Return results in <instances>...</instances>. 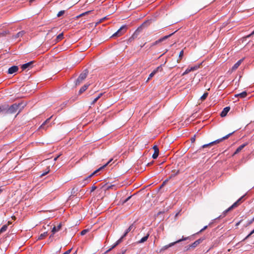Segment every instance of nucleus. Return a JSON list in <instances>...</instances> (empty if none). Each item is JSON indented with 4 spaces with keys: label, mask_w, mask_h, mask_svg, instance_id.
I'll return each mask as SVG.
<instances>
[{
    "label": "nucleus",
    "mask_w": 254,
    "mask_h": 254,
    "mask_svg": "<svg viewBox=\"0 0 254 254\" xmlns=\"http://www.w3.org/2000/svg\"><path fill=\"white\" fill-rule=\"evenodd\" d=\"M26 104L24 102H21L18 103H14L11 105H9L7 103H4L0 105V114L2 116H5L7 115H11L15 113L18 110V113L15 116V117L26 106Z\"/></svg>",
    "instance_id": "obj_1"
},
{
    "label": "nucleus",
    "mask_w": 254,
    "mask_h": 254,
    "mask_svg": "<svg viewBox=\"0 0 254 254\" xmlns=\"http://www.w3.org/2000/svg\"><path fill=\"white\" fill-rule=\"evenodd\" d=\"M89 74V70L88 69H84L79 74L78 78L75 80L74 84L75 86L81 84L86 78Z\"/></svg>",
    "instance_id": "obj_2"
},
{
    "label": "nucleus",
    "mask_w": 254,
    "mask_h": 254,
    "mask_svg": "<svg viewBox=\"0 0 254 254\" xmlns=\"http://www.w3.org/2000/svg\"><path fill=\"white\" fill-rule=\"evenodd\" d=\"M221 142H222V137L217 139L215 140L212 141L207 144H203L197 150V152L201 153L202 149H205L206 148H209L213 145H216Z\"/></svg>",
    "instance_id": "obj_3"
},
{
    "label": "nucleus",
    "mask_w": 254,
    "mask_h": 254,
    "mask_svg": "<svg viewBox=\"0 0 254 254\" xmlns=\"http://www.w3.org/2000/svg\"><path fill=\"white\" fill-rule=\"evenodd\" d=\"M128 28L127 24L123 25L111 37H119L125 33Z\"/></svg>",
    "instance_id": "obj_4"
},
{
    "label": "nucleus",
    "mask_w": 254,
    "mask_h": 254,
    "mask_svg": "<svg viewBox=\"0 0 254 254\" xmlns=\"http://www.w3.org/2000/svg\"><path fill=\"white\" fill-rule=\"evenodd\" d=\"M245 195L242 196L240 197L237 201H236L235 203H234L231 206L228 207L227 209L223 211V216L225 215L228 212L231 211L235 208L237 207L241 202L242 199L244 198Z\"/></svg>",
    "instance_id": "obj_5"
},
{
    "label": "nucleus",
    "mask_w": 254,
    "mask_h": 254,
    "mask_svg": "<svg viewBox=\"0 0 254 254\" xmlns=\"http://www.w3.org/2000/svg\"><path fill=\"white\" fill-rule=\"evenodd\" d=\"M34 63L35 62L34 61H32L21 64V68L22 69V71L25 70H29L32 68L33 66V64H34Z\"/></svg>",
    "instance_id": "obj_6"
},
{
    "label": "nucleus",
    "mask_w": 254,
    "mask_h": 254,
    "mask_svg": "<svg viewBox=\"0 0 254 254\" xmlns=\"http://www.w3.org/2000/svg\"><path fill=\"white\" fill-rule=\"evenodd\" d=\"M151 22V20H147L144 21L141 25H140L136 30L135 31L138 32V33H140L143 29L145 27H147Z\"/></svg>",
    "instance_id": "obj_7"
},
{
    "label": "nucleus",
    "mask_w": 254,
    "mask_h": 254,
    "mask_svg": "<svg viewBox=\"0 0 254 254\" xmlns=\"http://www.w3.org/2000/svg\"><path fill=\"white\" fill-rule=\"evenodd\" d=\"M190 238V237H183L181 239H180L176 242H174L173 243H170V244L168 245H166L165 246L163 247V248H162V249L163 250H165L167 249H168L169 248L175 245L177 243H179L183 241H185V240H187L188 239H189Z\"/></svg>",
    "instance_id": "obj_8"
},
{
    "label": "nucleus",
    "mask_w": 254,
    "mask_h": 254,
    "mask_svg": "<svg viewBox=\"0 0 254 254\" xmlns=\"http://www.w3.org/2000/svg\"><path fill=\"white\" fill-rule=\"evenodd\" d=\"M165 216V211H159L156 215H155V220L161 222L163 220Z\"/></svg>",
    "instance_id": "obj_9"
},
{
    "label": "nucleus",
    "mask_w": 254,
    "mask_h": 254,
    "mask_svg": "<svg viewBox=\"0 0 254 254\" xmlns=\"http://www.w3.org/2000/svg\"><path fill=\"white\" fill-rule=\"evenodd\" d=\"M62 225L60 223L58 226H54L53 228L50 227V229H51L52 234L50 236V238H51L53 235L57 232L60 231L61 229Z\"/></svg>",
    "instance_id": "obj_10"
},
{
    "label": "nucleus",
    "mask_w": 254,
    "mask_h": 254,
    "mask_svg": "<svg viewBox=\"0 0 254 254\" xmlns=\"http://www.w3.org/2000/svg\"><path fill=\"white\" fill-rule=\"evenodd\" d=\"M18 66L17 65H13L8 69L7 73L9 74H12L17 72L18 70Z\"/></svg>",
    "instance_id": "obj_11"
},
{
    "label": "nucleus",
    "mask_w": 254,
    "mask_h": 254,
    "mask_svg": "<svg viewBox=\"0 0 254 254\" xmlns=\"http://www.w3.org/2000/svg\"><path fill=\"white\" fill-rule=\"evenodd\" d=\"M153 149H154V152L152 156V157L153 159H156L158 157L159 150L158 146L156 145L153 146Z\"/></svg>",
    "instance_id": "obj_12"
},
{
    "label": "nucleus",
    "mask_w": 254,
    "mask_h": 254,
    "mask_svg": "<svg viewBox=\"0 0 254 254\" xmlns=\"http://www.w3.org/2000/svg\"><path fill=\"white\" fill-rule=\"evenodd\" d=\"M90 85V83H87L85 84L83 86H82L80 89H79L78 91V95L81 94L82 93H83L85 91L87 90V89L88 88L89 85Z\"/></svg>",
    "instance_id": "obj_13"
},
{
    "label": "nucleus",
    "mask_w": 254,
    "mask_h": 254,
    "mask_svg": "<svg viewBox=\"0 0 254 254\" xmlns=\"http://www.w3.org/2000/svg\"><path fill=\"white\" fill-rule=\"evenodd\" d=\"M203 239H202V238H200V239L197 240L194 243H193L192 244L190 245L189 248H195L197 246H198L199 244H200L203 241Z\"/></svg>",
    "instance_id": "obj_14"
},
{
    "label": "nucleus",
    "mask_w": 254,
    "mask_h": 254,
    "mask_svg": "<svg viewBox=\"0 0 254 254\" xmlns=\"http://www.w3.org/2000/svg\"><path fill=\"white\" fill-rule=\"evenodd\" d=\"M178 31V30H176L175 32L169 34V35H166V36H164L160 38H159L158 39V42H163L165 40H166V39H168L169 38H170V37H171L172 35H173L177 31Z\"/></svg>",
    "instance_id": "obj_15"
},
{
    "label": "nucleus",
    "mask_w": 254,
    "mask_h": 254,
    "mask_svg": "<svg viewBox=\"0 0 254 254\" xmlns=\"http://www.w3.org/2000/svg\"><path fill=\"white\" fill-rule=\"evenodd\" d=\"M77 191H78L77 189H76L75 188H72V189L71 190V195L69 196L68 199H70L72 198V197H73L74 196H75V193Z\"/></svg>",
    "instance_id": "obj_16"
},
{
    "label": "nucleus",
    "mask_w": 254,
    "mask_h": 254,
    "mask_svg": "<svg viewBox=\"0 0 254 254\" xmlns=\"http://www.w3.org/2000/svg\"><path fill=\"white\" fill-rule=\"evenodd\" d=\"M243 61V59L240 60L238 61L233 66H232V70H235L241 64L242 62Z\"/></svg>",
    "instance_id": "obj_17"
},
{
    "label": "nucleus",
    "mask_w": 254,
    "mask_h": 254,
    "mask_svg": "<svg viewBox=\"0 0 254 254\" xmlns=\"http://www.w3.org/2000/svg\"><path fill=\"white\" fill-rule=\"evenodd\" d=\"M25 32L23 30L22 31H21L19 32H18L14 37V38L16 39V38H18L19 37H22L24 34H25Z\"/></svg>",
    "instance_id": "obj_18"
},
{
    "label": "nucleus",
    "mask_w": 254,
    "mask_h": 254,
    "mask_svg": "<svg viewBox=\"0 0 254 254\" xmlns=\"http://www.w3.org/2000/svg\"><path fill=\"white\" fill-rule=\"evenodd\" d=\"M103 93H100L97 97H96L93 101L92 102H91V105H94L97 101V100L101 97H102V96L103 95Z\"/></svg>",
    "instance_id": "obj_19"
},
{
    "label": "nucleus",
    "mask_w": 254,
    "mask_h": 254,
    "mask_svg": "<svg viewBox=\"0 0 254 254\" xmlns=\"http://www.w3.org/2000/svg\"><path fill=\"white\" fill-rule=\"evenodd\" d=\"M64 37V33L62 32L60 34H59L56 37V40L57 42L60 41V40H62Z\"/></svg>",
    "instance_id": "obj_20"
},
{
    "label": "nucleus",
    "mask_w": 254,
    "mask_h": 254,
    "mask_svg": "<svg viewBox=\"0 0 254 254\" xmlns=\"http://www.w3.org/2000/svg\"><path fill=\"white\" fill-rule=\"evenodd\" d=\"M208 95V93L207 92H205L200 97V100L202 101L205 100Z\"/></svg>",
    "instance_id": "obj_21"
},
{
    "label": "nucleus",
    "mask_w": 254,
    "mask_h": 254,
    "mask_svg": "<svg viewBox=\"0 0 254 254\" xmlns=\"http://www.w3.org/2000/svg\"><path fill=\"white\" fill-rule=\"evenodd\" d=\"M68 103V101H66L63 102L60 106V108L58 109V111L62 110L64 108Z\"/></svg>",
    "instance_id": "obj_22"
},
{
    "label": "nucleus",
    "mask_w": 254,
    "mask_h": 254,
    "mask_svg": "<svg viewBox=\"0 0 254 254\" xmlns=\"http://www.w3.org/2000/svg\"><path fill=\"white\" fill-rule=\"evenodd\" d=\"M246 145V144H242L241 145H240L236 150V151L235 152V154H236L238 152H239L240 151H241L243 148Z\"/></svg>",
    "instance_id": "obj_23"
},
{
    "label": "nucleus",
    "mask_w": 254,
    "mask_h": 254,
    "mask_svg": "<svg viewBox=\"0 0 254 254\" xmlns=\"http://www.w3.org/2000/svg\"><path fill=\"white\" fill-rule=\"evenodd\" d=\"M230 107H226L223 109V117L226 116L227 114L230 111Z\"/></svg>",
    "instance_id": "obj_24"
},
{
    "label": "nucleus",
    "mask_w": 254,
    "mask_h": 254,
    "mask_svg": "<svg viewBox=\"0 0 254 254\" xmlns=\"http://www.w3.org/2000/svg\"><path fill=\"white\" fill-rule=\"evenodd\" d=\"M201 64H202V63H200V64H196L193 66L190 67V69L191 71L195 70L197 69L200 67V65Z\"/></svg>",
    "instance_id": "obj_25"
},
{
    "label": "nucleus",
    "mask_w": 254,
    "mask_h": 254,
    "mask_svg": "<svg viewBox=\"0 0 254 254\" xmlns=\"http://www.w3.org/2000/svg\"><path fill=\"white\" fill-rule=\"evenodd\" d=\"M247 95V93L246 91H243L242 93L238 94L237 95L238 97H240V98H243L246 97Z\"/></svg>",
    "instance_id": "obj_26"
},
{
    "label": "nucleus",
    "mask_w": 254,
    "mask_h": 254,
    "mask_svg": "<svg viewBox=\"0 0 254 254\" xmlns=\"http://www.w3.org/2000/svg\"><path fill=\"white\" fill-rule=\"evenodd\" d=\"M51 118V117L48 119H47L45 122H44L43 123V124L40 126V128H44V126L48 123L49 122L50 119Z\"/></svg>",
    "instance_id": "obj_27"
},
{
    "label": "nucleus",
    "mask_w": 254,
    "mask_h": 254,
    "mask_svg": "<svg viewBox=\"0 0 254 254\" xmlns=\"http://www.w3.org/2000/svg\"><path fill=\"white\" fill-rule=\"evenodd\" d=\"M48 235V231L44 232L43 233H42L39 237L38 239L41 240L46 237Z\"/></svg>",
    "instance_id": "obj_28"
},
{
    "label": "nucleus",
    "mask_w": 254,
    "mask_h": 254,
    "mask_svg": "<svg viewBox=\"0 0 254 254\" xmlns=\"http://www.w3.org/2000/svg\"><path fill=\"white\" fill-rule=\"evenodd\" d=\"M155 71L153 70L149 75V76L148 77V79L146 81V82H148L149 80H150L156 74Z\"/></svg>",
    "instance_id": "obj_29"
},
{
    "label": "nucleus",
    "mask_w": 254,
    "mask_h": 254,
    "mask_svg": "<svg viewBox=\"0 0 254 254\" xmlns=\"http://www.w3.org/2000/svg\"><path fill=\"white\" fill-rule=\"evenodd\" d=\"M134 40V38L132 36L129 37L127 41H124L123 42L126 43L127 44H130Z\"/></svg>",
    "instance_id": "obj_30"
},
{
    "label": "nucleus",
    "mask_w": 254,
    "mask_h": 254,
    "mask_svg": "<svg viewBox=\"0 0 254 254\" xmlns=\"http://www.w3.org/2000/svg\"><path fill=\"white\" fill-rule=\"evenodd\" d=\"M91 229V227H88L87 228L82 230L81 232V235H84L86 233L89 231V230Z\"/></svg>",
    "instance_id": "obj_31"
},
{
    "label": "nucleus",
    "mask_w": 254,
    "mask_h": 254,
    "mask_svg": "<svg viewBox=\"0 0 254 254\" xmlns=\"http://www.w3.org/2000/svg\"><path fill=\"white\" fill-rule=\"evenodd\" d=\"M148 236H149V235H147V236L143 237L139 241L138 243H143L145 242V241H146L148 238Z\"/></svg>",
    "instance_id": "obj_32"
},
{
    "label": "nucleus",
    "mask_w": 254,
    "mask_h": 254,
    "mask_svg": "<svg viewBox=\"0 0 254 254\" xmlns=\"http://www.w3.org/2000/svg\"><path fill=\"white\" fill-rule=\"evenodd\" d=\"M98 172H96V170L95 171H94L92 173H91L90 175H89L88 177H86L84 180V181H88V180L91 178L92 176H93V175H94L95 174H96Z\"/></svg>",
    "instance_id": "obj_33"
},
{
    "label": "nucleus",
    "mask_w": 254,
    "mask_h": 254,
    "mask_svg": "<svg viewBox=\"0 0 254 254\" xmlns=\"http://www.w3.org/2000/svg\"><path fill=\"white\" fill-rule=\"evenodd\" d=\"M7 228V225H3L1 229H0V234L4 232H5Z\"/></svg>",
    "instance_id": "obj_34"
},
{
    "label": "nucleus",
    "mask_w": 254,
    "mask_h": 254,
    "mask_svg": "<svg viewBox=\"0 0 254 254\" xmlns=\"http://www.w3.org/2000/svg\"><path fill=\"white\" fill-rule=\"evenodd\" d=\"M132 228V225L130 226L126 230V231L125 233H124V234L123 235V236L126 237L127 235V234H128V233L131 231Z\"/></svg>",
    "instance_id": "obj_35"
},
{
    "label": "nucleus",
    "mask_w": 254,
    "mask_h": 254,
    "mask_svg": "<svg viewBox=\"0 0 254 254\" xmlns=\"http://www.w3.org/2000/svg\"><path fill=\"white\" fill-rule=\"evenodd\" d=\"M65 10H61V11H60L58 13V14H57V17H61V16H63V15L65 13Z\"/></svg>",
    "instance_id": "obj_36"
},
{
    "label": "nucleus",
    "mask_w": 254,
    "mask_h": 254,
    "mask_svg": "<svg viewBox=\"0 0 254 254\" xmlns=\"http://www.w3.org/2000/svg\"><path fill=\"white\" fill-rule=\"evenodd\" d=\"M131 197H132V195H130V196L127 197L126 199L122 200V204H124L125 203H126L127 201H128L131 198Z\"/></svg>",
    "instance_id": "obj_37"
},
{
    "label": "nucleus",
    "mask_w": 254,
    "mask_h": 254,
    "mask_svg": "<svg viewBox=\"0 0 254 254\" xmlns=\"http://www.w3.org/2000/svg\"><path fill=\"white\" fill-rule=\"evenodd\" d=\"M108 165V163H106L105 164H104V165L101 166L100 167H99L98 169H97L96 170V172H99L101 170H102V169H104Z\"/></svg>",
    "instance_id": "obj_38"
},
{
    "label": "nucleus",
    "mask_w": 254,
    "mask_h": 254,
    "mask_svg": "<svg viewBox=\"0 0 254 254\" xmlns=\"http://www.w3.org/2000/svg\"><path fill=\"white\" fill-rule=\"evenodd\" d=\"M139 34V33H138V32L135 31L134 32V33H133V34L131 35V36L133 38H134V39H136L138 37Z\"/></svg>",
    "instance_id": "obj_39"
},
{
    "label": "nucleus",
    "mask_w": 254,
    "mask_h": 254,
    "mask_svg": "<svg viewBox=\"0 0 254 254\" xmlns=\"http://www.w3.org/2000/svg\"><path fill=\"white\" fill-rule=\"evenodd\" d=\"M235 132V130L232 131L231 133H229V134H227L226 135H225L223 136V140L227 139L231 135L233 134Z\"/></svg>",
    "instance_id": "obj_40"
},
{
    "label": "nucleus",
    "mask_w": 254,
    "mask_h": 254,
    "mask_svg": "<svg viewBox=\"0 0 254 254\" xmlns=\"http://www.w3.org/2000/svg\"><path fill=\"white\" fill-rule=\"evenodd\" d=\"M184 50H182L179 53V60H181V59H182L183 56H184Z\"/></svg>",
    "instance_id": "obj_41"
},
{
    "label": "nucleus",
    "mask_w": 254,
    "mask_h": 254,
    "mask_svg": "<svg viewBox=\"0 0 254 254\" xmlns=\"http://www.w3.org/2000/svg\"><path fill=\"white\" fill-rule=\"evenodd\" d=\"M190 71H191V70L190 69V68H188L187 69H186V70L183 72V73L182 74V75H185L186 74H188L189 72H190Z\"/></svg>",
    "instance_id": "obj_42"
},
{
    "label": "nucleus",
    "mask_w": 254,
    "mask_h": 254,
    "mask_svg": "<svg viewBox=\"0 0 254 254\" xmlns=\"http://www.w3.org/2000/svg\"><path fill=\"white\" fill-rule=\"evenodd\" d=\"M50 171V169H48V170L47 171H45V172H44L43 173H42L40 175V177L42 178L43 177V176H46L47 174H48V173Z\"/></svg>",
    "instance_id": "obj_43"
},
{
    "label": "nucleus",
    "mask_w": 254,
    "mask_h": 254,
    "mask_svg": "<svg viewBox=\"0 0 254 254\" xmlns=\"http://www.w3.org/2000/svg\"><path fill=\"white\" fill-rule=\"evenodd\" d=\"M162 69V65H160V66H158L157 68H156L153 70L155 71V72L157 73L159 70H161Z\"/></svg>",
    "instance_id": "obj_44"
},
{
    "label": "nucleus",
    "mask_w": 254,
    "mask_h": 254,
    "mask_svg": "<svg viewBox=\"0 0 254 254\" xmlns=\"http://www.w3.org/2000/svg\"><path fill=\"white\" fill-rule=\"evenodd\" d=\"M181 211L180 210V211H178V212H177V213L175 214V216H174V218H175V220H175V221H176V220H177V217L178 216H179V215H181Z\"/></svg>",
    "instance_id": "obj_45"
},
{
    "label": "nucleus",
    "mask_w": 254,
    "mask_h": 254,
    "mask_svg": "<svg viewBox=\"0 0 254 254\" xmlns=\"http://www.w3.org/2000/svg\"><path fill=\"white\" fill-rule=\"evenodd\" d=\"M125 237V236H123L119 240H118L116 242V245H119L121 242L122 241L123 239Z\"/></svg>",
    "instance_id": "obj_46"
},
{
    "label": "nucleus",
    "mask_w": 254,
    "mask_h": 254,
    "mask_svg": "<svg viewBox=\"0 0 254 254\" xmlns=\"http://www.w3.org/2000/svg\"><path fill=\"white\" fill-rule=\"evenodd\" d=\"M97 189V187L95 186L94 185L92 187L91 189L90 190V192L94 191L96 189Z\"/></svg>",
    "instance_id": "obj_47"
},
{
    "label": "nucleus",
    "mask_w": 254,
    "mask_h": 254,
    "mask_svg": "<svg viewBox=\"0 0 254 254\" xmlns=\"http://www.w3.org/2000/svg\"><path fill=\"white\" fill-rule=\"evenodd\" d=\"M196 134H194L192 137L190 138V141L192 143H193L195 140Z\"/></svg>",
    "instance_id": "obj_48"
},
{
    "label": "nucleus",
    "mask_w": 254,
    "mask_h": 254,
    "mask_svg": "<svg viewBox=\"0 0 254 254\" xmlns=\"http://www.w3.org/2000/svg\"><path fill=\"white\" fill-rule=\"evenodd\" d=\"M91 12V11H86L85 12H84L81 14H80L79 15L77 16V17H80L82 15H85L86 14H87L88 13H90Z\"/></svg>",
    "instance_id": "obj_49"
},
{
    "label": "nucleus",
    "mask_w": 254,
    "mask_h": 254,
    "mask_svg": "<svg viewBox=\"0 0 254 254\" xmlns=\"http://www.w3.org/2000/svg\"><path fill=\"white\" fill-rule=\"evenodd\" d=\"M50 227H52V226H50L49 224H47V226H43V228L44 229H48V230L50 229Z\"/></svg>",
    "instance_id": "obj_50"
},
{
    "label": "nucleus",
    "mask_w": 254,
    "mask_h": 254,
    "mask_svg": "<svg viewBox=\"0 0 254 254\" xmlns=\"http://www.w3.org/2000/svg\"><path fill=\"white\" fill-rule=\"evenodd\" d=\"M253 233H254V229L246 237L245 239L248 238L250 236H251Z\"/></svg>",
    "instance_id": "obj_51"
},
{
    "label": "nucleus",
    "mask_w": 254,
    "mask_h": 254,
    "mask_svg": "<svg viewBox=\"0 0 254 254\" xmlns=\"http://www.w3.org/2000/svg\"><path fill=\"white\" fill-rule=\"evenodd\" d=\"M164 184H165V182H163V183L158 188V191H159L162 188V187L164 186Z\"/></svg>",
    "instance_id": "obj_52"
},
{
    "label": "nucleus",
    "mask_w": 254,
    "mask_h": 254,
    "mask_svg": "<svg viewBox=\"0 0 254 254\" xmlns=\"http://www.w3.org/2000/svg\"><path fill=\"white\" fill-rule=\"evenodd\" d=\"M71 250H72V249H70L67 250V251L64 252L63 254H69L71 252Z\"/></svg>",
    "instance_id": "obj_53"
},
{
    "label": "nucleus",
    "mask_w": 254,
    "mask_h": 254,
    "mask_svg": "<svg viewBox=\"0 0 254 254\" xmlns=\"http://www.w3.org/2000/svg\"><path fill=\"white\" fill-rule=\"evenodd\" d=\"M207 227V226H204V227L202 229H201V230H200V231H199L197 233H200V232H201L203 231L205 229H206Z\"/></svg>",
    "instance_id": "obj_54"
},
{
    "label": "nucleus",
    "mask_w": 254,
    "mask_h": 254,
    "mask_svg": "<svg viewBox=\"0 0 254 254\" xmlns=\"http://www.w3.org/2000/svg\"><path fill=\"white\" fill-rule=\"evenodd\" d=\"M118 245H116V242L114 244V245L112 247V248L111 249H110L109 250V251H110L111 250H112V249H114V248H115L117 246H118Z\"/></svg>",
    "instance_id": "obj_55"
},
{
    "label": "nucleus",
    "mask_w": 254,
    "mask_h": 254,
    "mask_svg": "<svg viewBox=\"0 0 254 254\" xmlns=\"http://www.w3.org/2000/svg\"><path fill=\"white\" fill-rule=\"evenodd\" d=\"M161 42H158V40H156L154 43H153V45H155L156 44H158L160 43H161Z\"/></svg>",
    "instance_id": "obj_56"
},
{
    "label": "nucleus",
    "mask_w": 254,
    "mask_h": 254,
    "mask_svg": "<svg viewBox=\"0 0 254 254\" xmlns=\"http://www.w3.org/2000/svg\"><path fill=\"white\" fill-rule=\"evenodd\" d=\"M254 34V30L249 35L247 36V37H250L251 36L253 35Z\"/></svg>",
    "instance_id": "obj_57"
},
{
    "label": "nucleus",
    "mask_w": 254,
    "mask_h": 254,
    "mask_svg": "<svg viewBox=\"0 0 254 254\" xmlns=\"http://www.w3.org/2000/svg\"><path fill=\"white\" fill-rule=\"evenodd\" d=\"M60 156V155H59L57 156L56 157H55V158H54V161H56V160L58 159V158L59 157V156Z\"/></svg>",
    "instance_id": "obj_58"
},
{
    "label": "nucleus",
    "mask_w": 254,
    "mask_h": 254,
    "mask_svg": "<svg viewBox=\"0 0 254 254\" xmlns=\"http://www.w3.org/2000/svg\"><path fill=\"white\" fill-rule=\"evenodd\" d=\"M112 159H110L106 163H108V165L112 161Z\"/></svg>",
    "instance_id": "obj_59"
},
{
    "label": "nucleus",
    "mask_w": 254,
    "mask_h": 254,
    "mask_svg": "<svg viewBox=\"0 0 254 254\" xmlns=\"http://www.w3.org/2000/svg\"><path fill=\"white\" fill-rule=\"evenodd\" d=\"M219 115L222 118V115H223L222 111L220 112Z\"/></svg>",
    "instance_id": "obj_60"
},
{
    "label": "nucleus",
    "mask_w": 254,
    "mask_h": 254,
    "mask_svg": "<svg viewBox=\"0 0 254 254\" xmlns=\"http://www.w3.org/2000/svg\"><path fill=\"white\" fill-rule=\"evenodd\" d=\"M221 217V215H220L219 217H218L217 218H215V219H214L213 220H212V221H214L215 220H216V219H218V218H220V217Z\"/></svg>",
    "instance_id": "obj_61"
},
{
    "label": "nucleus",
    "mask_w": 254,
    "mask_h": 254,
    "mask_svg": "<svg viewBox=\"0 0 254 254\" xmlns=\"http://www.w3.org/2000/svg\"><path fill=\"white\" fill-rule=\"evenodd\" d=\"M112 187V186H108V187H107V189H111Z\"/></svg>",
    "instance_id": "obj_62"
},
{
    "label": "nucleus",
    "mask_w": 254,
    "mask_h": 254,
    "mask_svg": "<svg viewBox=\"0 0 254 254\" xmlns=\"http://www.w3.org/2000/svg\"><path fill=\"white\" fill-rule=\"evenodd\" d=\"M254 221V217L251 220L250 222H253Z\"/></svg>",
    "instance_id": "obj_63"
},
{
    "label": "nucleus",
    "mask_w": 254,
    "mask_h": 254,
    "mask_svg": "<svg viewBox=\"0 0 254 254\" xmlns=\"http://www.w3.org/2000/svg\"><path fill=\"white\" fill-rule=\"evenodd\" d=\"M35 0H30V2H33V1H34Z\"/></svg>",
    "instance_id": "obj_64"
}]
</instances>
